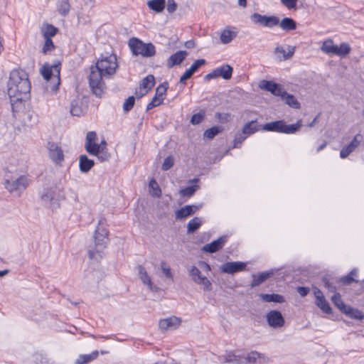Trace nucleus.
Listing matches in <instances>:
<instances>
[{"instance_id":"1","label":"nucleus","mask_w":364,"mask_h":364,"mask_svg":"<svg viewBox=\"0 0 364 364\" xmlns=\"http://www.w3.org/2000/svg\"><path fill=\"white\" fill-rule=\"evenodd\" d=\"M0 90L8 95L12 109L18 108L29 97L31 83L28 74L22 70H13L7 80H0Z\"/></svg>"},{"instance_id":"2","label":"nucleus","mask_w":364,"mask_h":364,"mask_svg":"<svg viewBox=\"0 0 364 364\" xmlns=\"http://www.w3.org/2000/svg\"><path fill=\"white\" fill-rule=\"evenodd\" d=\"M118 68L117 56L114 54L102 55L95 65L90 67L88 77L90 87L92 92L101 97L105 88L102 77L114 75Z\"/></svg>"},{"instance_id":"3","label":"nucleus","mask_w":364,"mask_h":364,"mask_svg":"<svg viewBox=\"0 0 364 364\" xmlns=\"http://www.w3.org/2000/svg\"><path fill=\"white\" fill-rule=\"evenodd\" d=\"M107 231L98 226L95 232L94 245L88 247L89 257L92 259L99 260L102 257L103 250L107 245Z\"/></svg>"},{"instance_id":"4","label":"nucleus","mask_w":364,"mask_h":364,"mask_svg":"<svg viewBox=\"0 0 364 364\" xmlns=\"http://www.w3.org/2000/svg\"><path fill=\"white\" fill-rule=\"evenodd\" d=\"M97 137L95 132H89L86 136L85 147L86 151L91 155L97 157L101 162L108 161L110 154L108 151L103 149L100 145H97Z\"/></svg>"},{"instance_id":"5","label":"nucleus","mask_w":364,"mask_h":364,"mask_svg":"<svg viewBox=\"0 0 364 364\" xmlns=\"http://www.w3.org/2000/svg\"><path fill=\"white\" fill-rule=\"evenodd\" d=\"M40 73L46 81H53L52 90L56 91L60 85V63L59 62L53 65L46 63L41 67Z\"/></svg>"},{"instance_id":"6","label":"nucleus","mask_w":364,"mask_h":364,"mask_svg":"<svg viewBox=\"0 0 364 364\" xmlns=\"http://www.w3.org/2000/svg\"><path fill=\"white\" fill-rule=\"evenodd\" d=\"M301 122L298 121L296 124H286L284 121L279 120L264 124L262 129L267 132H274L284 134H294L301 127Z\"/></svg>"},{"instance_id":"7","label":"nucleus","mask_w":364,"mask_h":364,"mask_svg":"<svg viewBox=\"0 0 364 364\" xmlns=\"http://www.w3.org/2000/svg\"><path fill=\"white\" fill-rule=\"evenodd\" d=\"M129 46L134 55H141L148 58L156 53L155 47L152 43H144L136 38H132L129 41Z\"/></svg>"},{"instance_id":"8","label":"nucleus","mask_w":364,"mask_h":364,"mask_svg":"<svg viewBox=\"0 0 364 364\" xmlns=\"http://www.w3.org/2000/svg\"><path fill=\"white\" fill-rule=\"evenodd\" d=\"M3 184L4 188L7 189L9 192L19 196L28 186V181L24 176L15 178L6 175Z\"/></svg>"},{"instance_id":"9","label":"nucleus","mask_w":364,"mask_h":364,"mask_svg":"<svg viewBox=\"0 0 364 364\" xmlns=\"http://www.w3.org/2000/svg\"><path fill=\"white\" fill-rule=\"evenodd\" d=\"M188 274L192 281L201 286L202 289L204 291H210L213 289V285L211 282L207 278L206 276L202 274L200 270L195 267L192 266L188 269Z\"/></svg>"},{"instance_id":"10","label":"nucleus","mask_w":364,"mask_h":364,"mask_svg":"<svg viewBox=\"0 0 364 364\" xmlns=\"http://www.w3.org/2000/svg\"><path fill=\"white\" fill-rule=\"evenodd\" d=\"M47 149L49 159L55 164L61 166L64 159V151L61 146L55 142H48Z\"/></svg>"},{"instance_id":"11","label":"nucleus","mask_w":364,"mask_h":364,"mask_svg":"<svg viewBox=\"0 0 364 364\" xmlns=\"http://www.w3.org/2000/svg\"><path fill=\"white\" fill-rule=\"evenodd\" d=\"M61 197L56 196L55 188L45 189L41 194V200L50 209L56 210L60 207V200Z\"/></svg>"},{"instance_id":"12","label":"nucleus","mask_w":364,"mask_h":364,"mask_svg":"<svg viewBox=\"0 0 364 364\" xmlns=\"http://www.w3.org/2000/svg\"><path fill=\"white\" fill-rule=\"evenodd\" d=\"M252 21L256 24H260L267 28H272L279 24V18L277 16H263L258 13H255L250 16Z\"/></svg>"},{"instance_id":"13","label":"nucleus","mask_w":364,"mask_h":364,"mask_svg":"<svg viewBox=\"0 0 364 364\" xmlns=\"http://www.w3.org/2000/svg\"><path fill=\"white\" fill-rule=\"evenodd\" d=\"M265 317L268 325L273 328H279L284 325V318L279 311L272 310Z\"/></svg>"},{"instance_id":"14","label":"nucleus","mask_w":364,"mask_h":364,"mask_svg":"<svg viewBox=\"0 0 364 364\" xmlns=\"http://www.w3.org/2000/svg\"><path fill=\"white\" fill-rule=\"evenodd\" d=\"M363 139V136L361 134L358 133L355 134L352 141L341 149L340 151V157L341 159L347 158L351 153H353L356 149V148H358L360 146Z\"/></svg>"},{"instance_id":"15","label":"nucleus","mask_w":364,"mask_h":364,"mask_svg":"<svg viewBox=\"0 0 364 364\" xmlns=\"http://www.w3.org/2000/svg\"><path fill=\"white\" fill-rule=\"evenodd\" d=\"M294 52L295 47L289 45L286 46L277 45L274 50V54L279 61L289 60Z\"/></svg>"},{"instance_id":"16","label":"nucleus","mask_w":364,"mask_h":364,"mask_svg":"<svg viewBox=\"0 0 364 364\" xmlns=\"http://www.w3.org/2000/svg\"><path fill=\"white\" fill-rule=\"evenodd\" d=\"M137 269L139 279L143 284L146 285L147 288L153 292L159 291V288L154 284L151 277L149 274L145 267L141 265H139L137 267Z\"/></svg>"},{"instance_id":"17","label":"nucleus","mask_w":364,"mask_h":364,"mask_svg":"<svg viewBox=\"0 0 364 364\" xmlns=\"http://www.w3.org/2000/svg\"><path fill=\"white\" fill-rule=\"evenodd\" d=\"M181 323V319L176 316L162 318L159 322V328L161 331L175 330Z\"/></svg>"},{"instance_id":"18","label":"nucleus","mask_w":364,"mask_h":364,"mask_svg":"<svg viewBox=\"0 0 364 364\" xmlns=\"http://www.w3.org/2000/svg\"><path fill=\"white\" fill-rule=\"evenodd\" d=\"M259 87L260 89L270 92L275 96H282L284 94V90L281 85L277 84L272 81L262 80Z\"/></svg>"},{"instance_id":"19","label":"nucleus","mask_w":364,"mask_h":364,"mask_svg":"<svg viewBox=\"0 0 364 364\" xmlns=\"http://www.w3.org/2000/svg\"><path fill=\"white\" fill-rule=\"evenodd\" d=\"M313 290L316 298V305L324 313L331 314V308L328 302L326 300L323 292L317 287H314Z\"/></svg>"},{"instance_id":"20","label":"nucleus","mask_w":364,"mask_h":364,"mask_svg":"<svg viewBox=\"0 0 364 364\" xmlns=\"http://www.w3.org/2000/svg\"><path fill=\"white\" fill-rule=\"evenodd\" d=\"M155 84L154 77L151 75H147L140 84L139 89L136 91V95L141 98L148 93Z\"/></svg>"},{"instance_id":"21","label":"nucleus","mask_w":364,"mask_h":364,"mask_svg":"<svg viewBox=\"0 0 364 364\" xmlns=\"http://www.w3.org/2000/svg\"><path fill=\"white\" fill-rule=\"evenodd\" d=\"M246 264L242 262H230L223 264L220 269L227 274H235L245 269Z\"/></svg>"},{"instance_id":"22","label":"nucleus","mask_w":364,"mask_h":364,"mask_svg":"<svg viewBox=\"0 0 364 364\" xmlns=\"http://www.w3.org/2000/svg\"><path fill=\"white\" fill-rule=\"evenodd\" d=\"M201 208V205H188L175 212L176 219H184L192 215Z\"/></svg>"},{"instance_id":"23","label":"nucleus","mask_w":364,"mask_h":364,"mask_svg":"<svg viewBox=\"0 0 364 364\" xmlns=\"http://www.w3.org/2000/svg\"><path fill=\"white\" fill-rule=\"evenodd\" d=\"M226 237L222 236L217 239L216 240L213 241L212 242L205 245L203 247L202 250L205 252L213 253L220 250H221L225 243L226 242Z\"/></svg>"},{"instance_id":"24","label":"nucleus","mask_w":364,"mask_h":364,"mask_svg":"<svg viewBox=\"0 0 364 364\" xmlns=\"http://www.w3.org/2000/svg\"><path fill=\"white\" fill-rule=\"evenodd\" d=\"M187 55L188 53L185 50H180L175 53L168 58L167 60V66L168 68H172L181 64L184 60Z\"/></svg>"},{"instance_id":"25","label":"nucleus","mask_w":364,"mask_h":364,"mask_svg":"<svg viewBox=\"0 0 364 364\" xmlns=\"http://www.w3.org/2000/svg\"><path fill=\"white\" fill-rule=\"evenodd\" d=\"M94 161L88 159L86 155H81L79 157V168L82 173L88 172L94 166Z\"/></svg>"},{"instance_id":"26","label":"nucleus","mask_w":364,"mask_h":364,"mask_svg":"<svg viewBox=\"0 0 364 364\" xmlns=\"http://www.w3.org/2000/svg\"><path fill=\"white\" fill-rule=\"evenodd\" d=\"M274 274V271L271 270L269 272H264L259 273L258 275L253 274L252 275V282L251 283V287H255L259 286L261 283L264 282L266 279L269 278Z\"/></svg>"},{"instance_id":"27","label":"nucleus","mask_w":364,"mask_h":364,"mask_svg":"<svg viewBox=\"0 0 364 364\" xmlns=\"http://www.w3.org/2000/svg\"><path fill=\"white\" fill-rule=\"evenodd\" d=\"M146 4L149 9L156 13H161L166 7V0H149Z\"/></svg>"},{"instance_id":"28","label":"nucleus","mask_w":364,"mask_h":364,"mask_svg":"<svg viewBox=\"0 0 364 364\" xmlns=\"http://www.w3.org/2000/svg\"><path fill=\"white\" fill-rule=\"evenodd\" d=\"M259 296L264 302L267 303L274 302L281 304L284 302L283 296L277 294H260Z\"/></svg>"},{"instance_id":"29","label":"nucleus","mask_w":364,"mask_h":364,"mask_svg":"<svg viewBox=\"0 0 364 364\" xmlns=\"http://www.w3.org/2000/svg\"><path fill=\"white\" fill-rule=\"evenodd\" d=\"M58 29L51 24L43 23L41 28V33L44 38H51L57 33Z\"/></svg>"},{"instance_id":"30","label":"nucleus","mask_w":364,"mask_h":364,"mask_svg":"<svg viewBox=\"0 0 364 364\" xmlns=\"http://www.w3.org/2000/svg\"><path fill=\"white\" fill-rule=\"evenodd\" d=\"M343 313L353 319L363 320L364 318V314L362 311L350 306H347Z\"/></svg>"},{"instance_id":"31","label":"nucleus","mask_w":364,"mask_h":364,"mask_svg":"<svg viewBox=\"0 0 364 364\" xmlns=\"http://www.w3.org/2000/svg\"><path fill=\"white\" fill-rule=\"evenodd\" d=\"M282 100L288 105L289 107L294 108V109H299L300 108V103L299 101L296 99V97L291 94H288L284 90V94L281 96Z\"/></svg>"},{"instance_id":"32","label":"nucleus","mask_w":364,"mask_h":364,"mask_svg":"<svg viewBox=\"0 0 364 364\" xmlns=\"http://www.w3.org/2000/svg\"><path fill=\"white\" fill-rule=\"evenodd\" d=\"M98 356V351L95 350L90 354L80 355L77 359L75 360V364H87L94 360Z\"/></svg>"},{"instance_id":"33","label":"nucleus","mask_w":364,"mask_h":364,"mask_svg":"<svg viewBox=\"0 0 364 364\" xmlns=\"http://www.w3.org/2000/svg\"><path fill=\"white\" fill-rule=\"evenodd\" d=\"M203 223V220L200 218L196 217L191 219L187 224V232L188 234L194 232L197 230Z\"/></svg>"},{"instance_id":"34","label":"nucleus","mask_w":364,"mask_h":364,"mask_svg":"<svg viewBox=\"0 0 364 364\" xmlns=\"http://www.w3.org/2000/svg\"><path fill=\"white\" fill-rule=\"evenodd\" d=\"M218 76L225 80H229L232 75V68L229 65H224L217 68Z\"/></svg>"},{"instance_id":"35","label":"nucleus","mask_w":364,"mask_h":364,"mask_svg":"<svg viewBox=\"0 0 364 364\" xmlns=\"http://www.w3.org/2000/svg\"><path fill=\"white\" fill-rule=\"evenodd\" d=\"M350 51V47L347 43H342L340 46H336L333 54L338 56H346Z\"/></svg>"},{"instance_id":"36","label":"nucleus","mask_w":364,"mask_h":364,"mask_svg":"<svg viewBox=\"0 0 364 364\" xmlns=\"http://www.w3.org/2000/svg\"><path fill=\"white\" fill-rule=\"evenodd\" d=\"M280 28L284 31H291L294 30L296 27L295 21L291 18H284L279 24Z\"/></svg>"},{"instance_id":"37","label":"nucleus","mask_w":364,"mask_h":364,"mask_svg":"<svg viewBox=\"0 0 364 364\" xmlns=\"http://www.w3.org/2000/svg\"><path fill=\"white\" fill-rule=\"evenodd\" d=\"M258 130L256 121H251L245 124L242 128V134L246 136L253 134Z\"/></svg>"},{"instance_id":"38","label":"nucleus","mask_w":364,"mask_h":364,"mask_svg":"<svg viewBox=\"0 0 364 364\" xmlns=\"http://www.w3.org/2000/svg\"><path fill=\"white\" fill-rule=\"evenodd\" d=\"M150 189V194L156 198H159L161 195V191L155 179L152 178L150 180L149 183Z\"/></svg>"},{"instance_id":"39","label":"nucleus","mask_w":364,"mask_h":364,"mask_svg":"<svg viewBox=\"0 0 364 364\" xmlns=\"http://www.w3.org/2000/svg\"><path fill=\"white\" fill-rule=\"evenodd\" d=\"M236 36V33L225 29L220 34V41L223 44L229 43Z\"/></svg>"},{"instance_id":"40","label":"nucleus","mask_w":364,"mask_h":364,"mask_svg":"<svg viewBox=\"0 0 364 364\" xmlns=\"http://www.w3.org/2000/svg\"><path fill=\"white\" fill-rule=\"evenodd\" d=\"M335 47L336 45L333 44V41L328 39L323 43L321 50L326 54H333Z\"/></svg>"},{"instance_id":"41","label":"nucleus","mask_w":364,"mask_h":364,"mask_svg":"<svg viewBox=\"0 0 364 364\" xmlns=\"http://www.w3.org/2000/svg\"><path fill=\"white\" fill-rule=\"evenodd\" d=\"M223 128L221 127H213L210 129H208L205 131L203 134L204 138H207L208 139H212L214 138L218 134L222 132Z\"/></svg>"},{"instance_id":"42","label":"nucleus","mask_w":364,"mask_h":364,"mask_svg":"<svg viewBox=\"0 0 364 364\" xmlns=\"http://www.w3.org/2000/svg\"><path fill=\"white\" fill-rule=\"evenodd\" d=\"M70 4L68 0H62L58 4V11L63 16H66L70 11Z\"/></svg>"},{"instance_id":"43","label":"nucleus","mask_w":364,"mask_h":364,"mask_svg":"<svg viewBox=\"0 0 364 364\" xmlns=\"http://www.w3.org/2000/svg\"><path fill=\"white\" fill-rule=\"evenodd\" d=\"M331 301L333 304L337 306L342 312L345 310L347 306L343 303L339 293H336L331 297Z\"/></svg>"},{"instance_id":"44","label":"nucleus","mask_w":364,"mask_h":364,"mask_svg":"<svg viewBox=\"0 0 364 364\" xmlns=\"http://www.w3.org/2000/svg\"><path fill=\"white\" fill-rule=\"evenodd\" d=\"M83 113L82 108L80 106L77 101H73L70 106V114L73 116L79 117Z\"/></svg>"},{"instance_id":"45","label":"nucleus","mask_w":364,"mask_h":364,"mask_svg":"<svg viewBox=\"0 0 364 364\" xmlns=\"http://www.w3.org/2000/svg\"><path fill=\"white\" fill-rule=\"evenodd\" d=\"M205 111L200 110L198 113L195 114L191 119V123L193 125L200 124L205 118Z\"/></svg>"},{"instance_id":"46","label":"nucleus","mask_w":364,"mask_h":364,"mask_svg":"<svg viewBox=\"0 0 364 364\" xmlns=\"http://www.w3.org/2000/svg\"><path fill=\"white\" fill-rule=\"evenodd\" d=\"M198 188V186H192L186 187L180 191V195L181 197H191L193 195L196 191Z\"/></svg>"},{"instance_id":"47","label":"nucleus","mask_w":364,"mask_h":364,"mask_svg":"<svg viewBox=\"0 0 364 364\" xmlns=\"http://www.w3.org/2000/svg\"><path fill=\"white\" fill-rule=\"evenodd\" d=\"M167 89L168 84L166 82L159 85L156 90V93L154 96L158 97L159 98H163V100H164V97Z\"/></svg>"},{"instance_id":"48","label":"nucleus","mask_w":364,"mask_h":364,"mask_svg":"<svg viewBox=\"0 0 364 364\" xmlns=\"http://www.w3.org/2000/svg\"><path fill=\"white\" fill-rule=\"evenodd\" d=\"M160 267H161V269L163 274L165 275V277L167 279H173V274L171 272V268L165 261L161 262Z\"/></svg>"},{"instance_id":"49","label":"nucleus","mask_w":364,"mask_h":364,"mask_svg":"<svg viewBox=\"0 0 364 364\" xmlns=\"http://www.w3.org/2000/svg\"><path fill=\"white\" fill-rule=\"evenodd\" d=\"M45 39V43L43 46V53L44 54H48L51 50H53L55 48V46L53 44V41L51 38H44Z\"/></svg>"},{"instance_id":"50","label":"nucleus","mask_w":364,"mask_h":364,"mask_svg":"<svg viewBox=\"0 0 364 364\" xmlns=\"http://www.w3.org/2000/svg\"><path fill=\"white\" fill-rule=\"evenodd\" d=\"M135 99L134 97L130 96L129 97L123 104V109L124 112L130 111L134 105Z\"/></svg>"},{"instance_id":"51","label":"nucleus","mask_w":364,"mask_h":364,"mask_svg":"<svg viewBox=\"0 0 364 364\" xmlns=\"http://www.w3.org/2000/svg\"><path fill=\"white\" fill-rule=\"evenodd\" d=\"M215 118L221 123H227L231 120V114L229 113H215Z\"/></svg>"},{"instance_id":"52","label":"nucleus","mask_w":364,"mask_h":364,"mask_svg":"<svg viewBox=\"0 0 364 364\" xmlns=\"http://www.w3.org/2000/svg\"><path fill=\"white\" fill-rule=\"evenodd\" d=\"M238 358L237 356L235 355L232 352H228L224 355V362L225 363H235L236 364L238 363Z\"/></svg>"},{"instance_id":"53","label":"nucleus","mask_w":364,"mask_h":364,"mask_svg":"<svg viewBox=\"0 0 364 364\" xmlns=\"http://www.w3.org/2000/svg\"><path fill=\"white\" fill-rule=\"evenodd\" d=\"M205 59H198L196 60L189 68V69L194 73L196 72L201 66L205 64Z\"/></svg>"},{"instance_id":"54","label":"nucleus","mask_w":364,"mask_h":364,"mask_svg":"<svg viewBox=\"0 0 364 364\" xmlns=\"http://www.w3.org/2000/svg\"><path fill=\"white\" fill-rule=\"evenodd\" d=\"M262 354L257 351H252L249 353L247 356L246 359L249 363H255L257 359L261 358Z\"/></svg>"},{"instance_id":"55","label":"nucleus","mask_w":364,"mask_h":364,"mask_svg":"<svg viewBox=\"0 0 364 364\" xmlns=\"http://www.w3.org/2000/svg\"><path fill=\"white\" fill-rule=\"evenodd\" d=\"M173 165V159L171 156H168L164 159V161L162 164V169L164 171H167L171 168Z\"/></svg>"},{"instance_id":"56","label":"nucleus","mask_w":364,"mask_h":364,"mask_svg":"<svg viewBox=\"0 0 364 364\" xmlns=\"http://www.w3.org/2000/svg\"><path fill=\"white\" fill-rule=\"evenodd\" d=\"M245 139H246V136H245V134H243L242 133L236 134V136L234 139V141H233V143H234L233 146L235 148H237L238 144H242L245 140Z\"/></svg>"},{"instance_id":"57","label":"nucleus","mask_w":364,"mask_h":364,"mask_svg":"<svg viewBox=\"0 0 364 364\" xmlns=\"http://www.w3.org/2000/svg\"><path fill=\"white\" fill-rule=\"evenodd\" d=\"M166 9L169 14H173L176 11L177 4L174 0H168Z\"/></svg>"},{"instance_id":"58","label":"nucleus","mask_w":364,"mask_h":364,"mask_svg":"<svg viewBox=\"0 0 364 364\" xmlns=\"http://www.w3.org/2000/svg\"><path fill=\"white\" fill-rule=\"evenodd\" d=\"M27 119L30 122V125L33 126L38 122V115L34 112H28L27 114Z\"/></svg>"},{"instance_id":"59","label":"nucleus","mask_w":364,"mask_h":364,"mask_svg":"<svg viewBox=\"0 0 364 364\" xmlns=\"http://www.w3.org/2000/svg\"><path fill=\"white\" fill-rule=\"evenodd\" d=\"M298 0H281L282 4L289 9H294Z\"/></svg>"},{"instance_id":"60","label":"nucleus","mask_w":364,"mask_h":364,"mask_svg":"<svg viewBox=\"0 0 364 364\" xmlns=\"http://www.w3.org/2000/svg\"><path fill=\"white\" fill-rule=\"evenodd\" d=\"M193 74V73L189 68L187 69L181 77L179 82L181 84H184L186 80H188L192 76Z\"/></svg>"},{"instance_id":"61","label":"nucleus","mask_w":364,"mask_h":364,"mask_svg":"<svg viewBox=\"0 0 364 364\" xmlns=\"http://www.w3.org/2000/svg\"><path fill=\"white\" fill-rule=\"evenodd\" d=\"M341 281L345 284H350L353 282H355L353 277L350 276L349 274L347 276L343 277L341 279Z\"/></svg>"},{"instance_id":"62","label":"nucleus","mask_w":364,"mask_h":364,"mask_svg":"<svg viewBox=\"0 0 364 364\" xmlns=\"http://www.w3.org/2000/svg\"><path fill=\"white\" fill-rule=\"evenodd\" d=\"M218 70L217 68L215 70H214L213 72L207 74L205 76V79L207 80H210L211 79H214V78H217L218 77Z\"/></svg>"},{"instance_id":"63","label":"nucleus","mask_w":364,"mask_h":364,"mask_svg":"<svg viewBox=\"0 0 364 364\" xmlns=\"http://www.w3.org/2000/svg\"><path fill=\"white\" fill-rule=\"evenodd\" d=\"M297 291L301 296H305L309 293V289L306 287H299L297 288Z\"/></svg>"},{"instance_id":"64","label":"nucleus","mask_w":364,"mask_h":364,"mask_svg":"<svg viewBox=\"0 0 364 364\" xmlns=\"http://www.w3.org/2000/svg\"><path fill=\"white\" fill-rule=\"evenodd\" d=\"M198 264H199V267L201 269H203V271H205L207 272H210L211 269L210 265L205 262H200Z\"/></svg>"}]
</instances>
